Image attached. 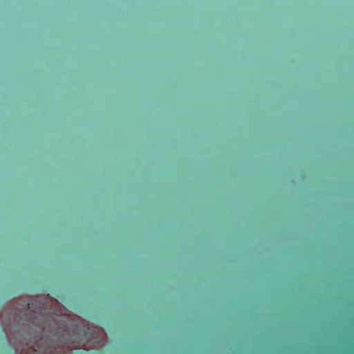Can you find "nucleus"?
<instances>
[{"mask_svg": "<svg viewBox=\"0 0 354 354\" xmlns=\"http://www.w3.org/2000/svg\"><path fill=\"white\" fill-rule=\"evenodd\" d=\"M37 335H34L30 338L29 344L30 347L28 349H32L35 353L41 354L51 352L50 341L48 339H44L41 337L37 338Z\"/></svg>", "mask_w": 354, "mask_h": 354, "instance_id": "nucleus-1", "label": "nucleus"}]
</instances>
